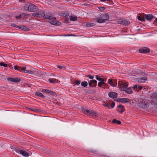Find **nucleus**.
<instances>
[{"label": "nucleus", "instance_id": "nucleus-49", "mask_svg": "<svg viewBox=\"0 0 157 157\" xmlns=\"http://www.w3.org/2000/svg\"><path fill=\"white\" fill-rule=\"evenodd\" d=\"M125 109L124 108V109H122L120 111H119V112L121 114L124 111Z\"/></svg>", "mask_w": 157, "mask_h": 157}, {"label": "nucleus", "instance_id": "nucleus-2", "mask_svg": "<svg viewBox=\"0 0 157 157\" xmlns=\"http://www.w3.org/2000/svg\"><path fill=\"white\" fill-rule=\"evenodd\" d=\"M23 9L25 11L33 12L37 11L38 8L35 5L32 3H28L25 4L24 6Z\"/></svg>", "mask_w": 157, "mask_h": 157}, {"label": "nucleus", "instance_id": "nucleus-33", "mask_svg": "<svg viewBox=\"0 0 157 157\" xmlns=\"http://www.w3.org/2000/svg\"><path fill=\"white\" fill-rule=\"evenodd\" d=\"M112 122L113 123H115L117 124H120L121 123V122L119 120H117L115 119H114L112 121Z\"/></svg>", "mask_w": 157, "mask_h": 157}, {"label": "nucleus", "instance_id": "nucleus-59", "mask_svg": "<svg viewBox=\"0 0 157 157\" xmlns=\"http://www.w3.org/2000/svg\"><path fill=\"white\" fill-rule=\"evenodd\" d=\"M53 19H54V20H56V17H54L53 18Z\"/></svg>", "mask_w": 157, "mask_h": 157}, {"label": "nucleus", "instance_id": "nucleus-31", "mask_svg": "<svg viewBox=\"0 0 157 157\" xmlns=\"http://www.w3.org/2000/svg\"><path fill=\"white\" fill-rule=\"evenodd\" d=\"M88 83L86 81H82L81 82V85L84 87H86L87 86Z\"/></svg>", "mask_w": 157, "mask_h": 157}, {"label": "nucleus", "instance_id": "nucleus-12", "mask_svg": "<svg viewBox=\"0 0 157 157\" xmlns=\"http://www.w3.org/2000/svg\"><path fill=\"white\" fill-rule=\"evenodd\" d=\"M50 23L52 25L56 26L60 25L62 24L61 22L56 21H51Z\"/></svg>", "mask_w": 157, "mask_h": 157}, {"label": "nucleus", "instance_id": "nucleus-50", "mask_svg": "<svg viewBox=\"0 0 157 157\" xmlns=\"http://www.w3.org/2000/svg\"><path fill=\"white\" fill-rule=\"evenodd\" d=\"M157 23V17L155 19V20L153 21V23L154 24H155Z\"/></svg>", "mask_w": 157, "mask_h": 157}, {"label": "nucleus", "instance_id": "nucleus-54", "mask_svg": "<svg viewBox=\"0 0 157 157\" xmlns=\"http://www.w3.org/2000/svg\"><path fill=\"white\" fill-rule=\"evenodd\" d=\"M111 0H101V1L103 2H105L106 1H111Z\"/></svg>", "mask_w": 157, "mask_h": 157}, {"label": "nucleus", "instance_id": "nucleus-24", "mask_svg": "<svg viewBox=\"0 0 157 157\" xmlns=\"http://www.w3.org/2000/svg\"><path fill=\"white\" fill-rule=\"evenodd\" d=\"M29 109L35 112L36 113H39L42 111V110L40 109H37L34 108H31Z\"/></svg>", "mask_w": 157, "mask_h": 157}, {"label": "nucleus", "instance_id": "nucleus-42", "mask_svg": "<svg viewBox=\"0 0 157 157\" xmlns=\"http://www.w3.org/2000/svg\"><path fill=\"white\" fill-rule=\"evenodd\" d=\"M11 26L13 27H15L18 28H20V26L17 25L15 24H12L11 25Z\"/></svg>", "mask_w": 157, "mask_h": 157}, {"label": "nucleus", "instance_id": "nucleus-9", "mask_svg": "<svg viewBox=\"0 0 157 157\" xmlns=\"http://www.w3.org/2000/svg\"><path fill=\"white\" fill-rule=\"evenodd\" d=\"M116 101L117 102H121L122 103H127L130 101V99L128 98H119L116 99Z\"/></svg>", "mask_w": 157, "mask_h": 157}, {"label": "nucleus", "instance_id": "nucleus-51", "mask_svg": "<svg viewBox=\"0 0 157 157\" xmlns=\"http://www.w3.org/2000/svg\"><path fill=\"white\" fill-rule=\"evenodd\" d=\"M137 88H138V89L139 90H141L142 88V87L141 86H138Z\"/></svg>", "mask_w": 157, "mask_h": 157}, {"label": "nucleus", "instance_id": "nucleus-1", "mask_svg": "<svg viewBox=\"0 0 157 157\" xmlns=\"http://www.w3.org/2000/svg\"><path fill=\"white\" fill-rule=\"evenodd\" d=\"M137 104L138 107L143 109L147 108L150 105L149 100L145 98L139 99Z\"/></svg>", "mask_w": 157, "mask_h": 157}, {"label": "nucleus", "instance_id": "nucleus-30", "mask_svg": "<svg viewBox=\"0 0 157 157\" xmlns=\"http://www.w3.org/2000/svg\"><path fill=\"white\" fill-rule=\"evenodd\" d=\"M89 115H92L93 116L95 117L97 116L98 115L97 113L96 112H95L92 111H90Z\"/></svg>", "mask_w": 157, "mask_h": 157}, {"label": "nucleus", "instance_id": "nucleus-35", "mask_svg": "<svg viewBox=\"0 0 157 157\" xmlns=\"http://www.w3.org/2000/svg\"><path fill=\"white\" fill-rule=\"evenodd\" d=\"M137 18L138 20L140 21H145V18H144V17L141 18L140 16H138L137 17Z\"/></svg>", "mask_w": 157, "mask_h": 157}, {"label": "nucleus", "instance_id": "nucleus-32", "mask_svg": "<svg viewBox=\"0 0 157 157\" xmlns=\"http://www.w3.org/2000/svg\"><path fill=\"white\" fill-rule=\"evenodd\" d=\"M96 21L99 23H103L105 22V20L103 19H96Z\"/></svg>", "mask_w": 157, "mask_h": 157}, {"label": "nucleus", "instance_id": "nucleus-23", "mask_svg": "<svg viewBox=\"0 0 157 157\" xmlns=\"http://www.w3.org/2000/svg\"><path fill=\"white\" fill-rule=\"evenodd\" d=\"M147 78L145 76H143L140 78L139 81L142 83H144L146 80H147Z\"/></svg>", "mask_w": 157, "mask_h": 157}, {"label": "nucleus", "instance_id": "nucleus-39", "mask_svg": "<svg viewBox=\"0 0 157 157\" xmlns=\"http://www.w3.org/2000/svg\"><path fill=\"white\" fill-rule=\"evenodd\" d=\"M32 15L33 16L36 17H40V16H39V15L38 14L37 12L36 13H33L32 14Z\"/></svg>", "mask_w": 157, "mask_h": 157}, {"label": "nucleus", "instance_id": "nucleus-41", "mask_svg": "<svg viewBox=\"0 0 157 157\" xmlns=\"http://www.w3.org/2000/svg\"><path fill=\"white\" fill-rule=\"evenodd\" d=\"M122 19H118L117 21V23L118 24H122Z\"/></svg>", "mask_w": 157, "mask_h": 157}, {"label": "nucleus", "instance_id": "nucleus-5", "mask_svg": "<svg viewBox=\"0 0 157 157\" xmlns=\"http://www.w3.org/2000/svg\"><path fill=\"white\" fill-rule=\"evenodd\" d=\"M151 98L153 100L151 103V105H157V93H155L152 94Z\"/></svg>", "mask_w": 157, "mask_h": 157}, {"label": "nucleus", "instance_id": "nucleus-45", "mask_svg": "<svg viewBox=\"0 0 157 157\" xmlns=\"http://www.w3.org/2000/svg\"><path fill=\"white\" fill-rule=\"evenodd\" d=\"M58 68L60 69H64L65 68V67L64 66H61L60 65H58Z\"/></svg>", "mask_w": 157, "mask_h": 157}, {"label": "nucleus", "instance_id": "nucleus-7", "mask_svg": "<svg viewBox=\"0 0 157 157\" xmlns=\"http://www.w3.org/2000/svg\"><path fill=\"white\" fill-rule=\"evenodd\" d=\"M7 80L9 81L14 82H19L21 81V79L17 77H15L14 78L10 77H8L7 78Z\"/></svg>", "mask_w": 157, "mask_h": 157}, {"label": "nucleus", "instance_id": "nucleus-43", "mask_svg": "<svg viewBox=\"0 0 157 157\" xmlns=\"http://www.w3.org/2000/svg\"><path fill=\"white\" fill-rule=\"evenodd\" d=\"M90 151L92 153H94L95 154H97L98 153V151H97L93 150H90Z\"/></svg>", "mask_w": 157, "mask_h": 157}, {"label": "nucleus", "instance_id": "nucleus-53", "mask_svg": "<svg viewBox=\"0 0 157 157\" xmlns=\"http://www.w3.org/2000/svg\"><path fill=\"white\" fill-rule=\"evenodd\" d=\"M103 85H104L105 86V87H103V88H104V89H105V88H107V87L106 86H108V85L106 84H104Z\"/></svg>", "mask_w": 157, "mask_h": 157}, {"label": "nucleus", "instance_id": "nucleus-27", "mask_svg": "<svg viewBox=\"0 0 157 157\" xmlns=\"http://www.w3.org/2000/svg\"><path fill=\"white\" fill-rule=\"evenodd\" d=\"M102 17L104 18V20H108L109 18V16L108 13H105L103 15Z\"/></svg>", "mask_w": 157, "mask_h": 157}, {"label": "nucleus", "instance_id": "nucleus-19", "mask_svg": "<svg viewBox=\"0 0 157 157\" xmlns=\"http://www.w3.org/2000/svg\"><path fill=\"white\" fill-rule=\"evenodd\" d=\"M108 82V83L112 86L114 87L117 86V84H115L114 83L111 79H109Z\"/></svg>", "mask_w": 157, "mask_h": 157}, {"label": "nucleus", "instance_id": "nucleus-6", "mask_svg": "<svg viewBox=\"0 0 157 157\" xmlns=\"http://www.w3.org/2000/svg\"><path fill=\"white\" fill-rule=\"evenodd\" d=\"M150 50L149 48L147 47H142L139 50V52L141 53H147L149 52Z\"/></svg>", "mask_w": 157, "mask_h": 157}, {"label": "nucleus", "instance_id": "nucleus-34", "mask_svg": "<svg viewBox=\"0 0 157 157\" xmlns=\"http://www.w3.org/2000/svg\"><path fill=\"white\" fill-rule=\"evenodd\" d=\"M70 19L71 21H74L77 20V17H73L72 16H70Z\"/></svg>", "mask_w": 157, "mask_h": 157}, {"label": "nucleus", "instance_id": "nucleus-55", "mask_svg": "<svg viewBox=\"0 0 157 157\" xmlns=\"http://www.w3.org/2000/svg\"><path fill=\"white\" fill-rule=\"evenodd\" d=\"M138 87L136 85H134L133 88H136Z\"/></svg>", "mask_w": 157, "mask_h": 157}, {"label": "nucleus", "instance_id": "nucleus-48", "mask_svg": "<svg viewBox=\"0 0 157 157\" xmlns=\"http://www.w3.org/2000/svg\"><path fill=\"white\" fill-rule=\"evenodd\" d=\"M117 108H119L124 109V106H123L121 105H119L117 106Z\"/></svg>", "mask_w": 157, "mask_h": 157}, {"label": "nucleus", "instance_id": "nucleus-14", "mask_svg": "<svg viewBox=\"0 0 157 157\" xmlns=\"http://www.w3.org/2000/svg\"><path fill=\"white\" fill-rule=\"evenodd\" d=\"M25 68V67H23V68L17 66H14V69L15 70L18 71L20 72H23V70Z\"/></svg>", "mask_w": 157, "mask_h": 157}, {"label": "nucleus", "instance_id": "nucleus-37", "mask_svg": "<svg viewBox=\"0 0 157 157\" xmlns=\"http://www.w3.org/2000/svg\"><path fill=\"white\" fill-rule=\"evenodd\" d=\"M110 103H106L105 102V103H104L103 104V105L105 107H107L109 109L110 108V106L109 105Z\"/></svg>", "mask_w": 157, "mask_h": 157}, {"label": "nucleus", "instance_id": "nucleus-25", "mask_svg": "<svg viewBox=\"0 0 157 157\" xmlns=\"http://www.w3.org/2000/svg\"><path fill=\"white\" fill-rule=\"evenodd\" d=\"M82 110L85 114H88V113L89 114H90V111L88 109H86L84 108H82Z\"/></svg>", "mask_w": 157, "mask_h": 157}, {"label": "nucleus", "instance_id": "nucleus-15", "mask_svg": "<svg viewBox=\"0 0 157 157\" xmlns=\"http://www.w3.org/2000/svg\"><path fill=\"white\" fill-rule=\"evenodd\" d=\"M38 14L40 16L39 17H44L45 16V13L43 10H41L37 12Z\"/></svg>", "mask_w": 157, "mask_h": 157}, {"label": "nucleus", "instance_id": "nucleus-44", "mask_svg": "<svg viewBox=\"0 0 157 157\" xmlns=\"http://www.w3.org/2000/svg\"><path fill=\"white\" fill-rule=\"evenodd\" d=\"M75 83L77 85H79L81 83V81L79 80H76L75 81Z\"/></svg>", "mask_w": 157, "mask_h": 157}, {"label": "nucleus", "instance_id": "nucleus-47", "mask_svg": "<svg viewBox=\"0 0 157 157\" xmlns=\"http://www.w3.org/2000/svg\"><path fill=\"white\" fill-rule=\"evenodd\" d=\"M98 8L99 10L101 11H103L105 9V8L102 7H99Z\"/></svg>", "mask_w": 157, "mask_h": 157}, {"label": "nucleus", "instance_id": "nucleus-17", "mask_svg": "<svg viewBox=\"0 0 157 157\" xmlns=\"http://www.w3.org/2000/svg\"><path fill=\"white\" fill-rule=\"evenodd\" d=\"M23 15H25V16H29V15L25 13H22L19 16H15V18L17 19H20L23 17Z\"/></svg>", "mask_w": 157, "mask_h": 157}, {"label": "nucleus", "instance_id": "nucleus-16", "mask_svg": "<svg viewBox=\"0 0 157 157\" xmlns=\"http://www.w3.org/2000/svg\"><path fill=\"white\" fill-rule=\"evenodd\" d=\"M122 22L121 25H124L126 26L130 24L129 21H128L126 19H122Z\"/></svg>", "mask_w": 157, "mask_h": 157}, {"label": "nucleus", "instance_id": "nucleus-38", "mask_svg": "<svg viewBox=\"0 0 157 157\" xmlns=\"http://www.w3.org/2000/svg\"><path fill=\"white\" fill-rule=\"evenodd\" d=\"M0 66H3L4 67H7V65L6 64L2 62L0 63Z\"/></svg>", "mask_w": 157, "mask_h": 157}, {"label": "nucleus", "instance_id": "nucleus-8", "mask_svg": "<svg viewBox=\"0 0 157 157\" xmlns=\"http://www.w3.org/2000/svg\"><path fill=\"white\" fill-rule=\"evenodd\" d=\"M42 92L45 93L46 94H49L52 96H56L57 95L55 92L48 89H43L42 90Z\"/></svg>", "mask_w": 157, "mask_h": 157}, {"label": "nucleus", "instance_id": "nucleus-11", "mask_svg": "<svg viewBox=\"0 0 157 157\" xmlns=\"http://www.w3.org/2000/svg\"><path fill=\"white\" fill-rule=\"evenodd\" d=\"M128 84L126 83L122 84L120 85V89L122 91H125L128 87Z\"/></svg>", "mask_w": 157, "mask_h": 157}, {"label": "nucleus", "instance_id": "nucleus-56", "mask_svg": "<svg viewBox=\"0 0 157 157\" xmlns=\"http://www.w3.org/2000/svg\"><path fill=\"white\" fill-rule=\"evenodd\" d=\"M113 83H115V84H117V80H115V81L113 82Z\"/></svg>", "mask_w": 157, "mask_h": 157}, {"label": "nucleus", "instance_id": "nucleus-3", "mask_svg": "<svg viewBox=\"0 0 157 157\" xmlns=\"http://www.w3.org/2000/svg\"><path fill=\"white\" fill-rule=\"evenodd\" d=\"M87 77L91 79L88 81L89 86L91 87H95L97 86V81L96 80L93 79L94 78V76L91 75H88Z\"/></svg>", "mask_w": 157, "mask_h": 157}, {"label": "nucleus", "instance_id": "nucleus-52", "mask_svg": "<svg viewBox=\"0 0 157 157\" xmlns=\"http://www.w3.org/2000/svg\"><path fill=\"white\" fill-rule=\"evenodd\" d=\"M69 15L68 14H63V16H64L65 17H67Z\"/></svg>", "mask_w": 157, "mask_h": 157}, {"label": "nucleus", "instance_id": "nucleus-18", "mask_svg": "<svg viewBox=\"0 0 157 157\" xmlns=\"http://www.w3.org/2000/svg\"><path fill=\"white\" fill-rule=\"evenodd\" d=\"M44 17L45 19H48L49 20H51L53 19V16L50 13L46 14H45Z\"/></svg>", "mask_w": 157, "mask_h": 157}, {"label": "nucleus", "instance_id": "nucleus-28", "mask_svg": "<svg viewBox=\"0 0 157 157\" xmlns=\"http://www.w3.org/2000/svg\"><path fill=\"white\" fill-rule=\"evenodd\" d=\"M125 91L127 94H132V91L131 89L129 88H127Z\"/></svg>", "mask_w": 157, "mask_h": 157}, {"label": "nucleus", "instance_id": "nucleus-40", "mask_svg": "<svg viewBox=\"0 0 157 157\" xmlns=\"http://www.w3.org/2000/svg\"><path fill=\"white\" fill-rule=\"evenodd\" d=\"M95 76L96 79L98 81H100L102 78H101L98 75H95Z\"/></svg>", "mask_w": 157, "mask_h": 157}, {"label": "nucleus", "instance_id": "nucleus-36", "mask_svg": "<svg viewBox=\"0 0 157 157\" xmlns=\"http://www.w3.org/2000/svg\"><path fill=\"white\" fill-rule=\"evenodd\" d=\"M94 25V24L93 23H87L86 25V26L88 27H92Z\"/></svg>", "mask_w": 157, "mask_h": 157}, {"label": "nucleus", "instance_id": "nucleus-29", "mask_svg": "<svg viewBox=\"0 0 157 157\" xmlns=\"http://www.w3.org/2000/svg\"><path fill=\"white\" fill-rule=\"evenodd\" d=\"M26 68L25 67V68L23 70V72L27 73V74H33V72L31 70H26Z\"/></svg>", "mask_w": 157, "mask_h": 157}, {"label": "nucleus", "instance_id": "nucleus-4", "mask_svg": "<svg viewBox=\"0 0 157 157\" xmlns=\"http://www.w3.org/2000/svg\"><path fill=\"white\" fill-rule=\"evenodd\" d=\"M15 151L17 153H20L23 156L25 157H28L29 156V154L26 152L25 150L21 149L20 148H17L15 149Z\"/></svg>", "mask_w": 157, "mask_h": 157}, {"label": "nucleus", "instance_id": "nucleus-26", "mask_svg": "<svg viewBox=\"0 0 157 157\" xmlns=\"http://www.w3.org/2000/svg\"><path fill=\"white\" fill-rule=\"evenodd\" d=\"M19 29L24 31H28L29 30L28 28L25 25L20 26Z\"/></svg>", "mask_w": 157, "mask_h": 157}, {"label": "nucleus", "instance_id": "nucleus-13", "mask_svg": "<svg viewBox=\"0 0 157 157\" xmlns=\"http://www.w3.org/2000/svg\"><path fill=\"white\" fill-rule=\"evenodd\" d=\"M145 17L144 18L148 21H150L153 18H155L154 16L152 14H147L145 15Z\"/></svg>", "mask_w": 157, "mask_h": 157}, {"label": "nucleus", "instance_id": "nucleus-20", "mask_svg": "<svg viewBox=\"0 0 157 157\" xmlns=\"http://www.w3.org/2000/svg\"><path fill=\"white\" fill-rule=\"evenodd\" d=\"M35 95L43 99L45 98V96L39 91L36 92L35 93Z\"/></svg>", "mask_w": 157, "mask_h": 157}, {"label": "nucleus", "instance_id": "nucleus-57", "mask_svg": "<svg viewBox=\"0 0 157 157\" xmlns=\"http://www.w3.org/2000/svg\"><path fill=\"white\" fill-rule=\"evenodd\" d=\"M71 36V35L70 34H68V35H64V36Z\"/></svg>", "mask_w": 157, "mask_h": 157}, {"label": "nucleus", "instance_id": "nucleus-22", "mask_svg": "<svg viewBox=\"0 0 157 157\" xmlns=\"http://www.w3.org/2000/svg\"><path fill=\"white\" fill-rule=\"evenodd\" d=\"M48 80L50 83L53 84L58 82V80L55 78H50L48 79Z\"/></svg>", "mask_w": 157, "mask_h": 157}, {"label": "nucleus", "instance_id": "nucleus-10", "mask_svg": "<svg viewBox=\"0 0 157 157\" xmlns=\"http://www.w3.org/2000/svg\"><path fill=\"white\" fill-rule=\"evenodd\" d=\"M108 95L111 98H115L117 97V94L115 92H110L108 93Z\"/></svg>", "mask_w": 157, "mask_h": 157}, {"label": "nucleus", "instance_id": "nucleus-21", "mask_svg": "<svg viewBox=\"0 0 157 157\" xmlns=\"http://www.w3.org/2000/svg\"><path fill=\"white\" fill-rule=\"evenodd\" d=\"M100 82H99L98 84V86L99 87H101L102 85L105 84V81L103 78H102Z\"/></svg>", "mask_w": 157, "mask_h": 157}, {"label": "nucleus", "instance_id": "nucleus-46", "mask_svg": "<svg viewBox=\"0 0 157 157\" xmlns=\"http://www.w3.org/2000/svg\"><path fill=\"white\" fill-rule=\"evenodd\" d=\"M115 105V103L114 102H113L112 103L111 105L110 106V107L112 109H113V107H114Z\"/></svg>", "mask_w": 157, "mask_h": 157}, {"label": "nucleus", "instance_id": "nucleus-58", "mask_svg": "<svg viewBox=\"0 0 157 157\" xmlns=\"http://www.w3.org/2000/svg\"><path fill=\"white\" fill-rule=\"evenodd\" d=\"M25 1V0H19V1L20 2H22Z\"/></svg>", "mask_w": 157, "mask_h": 157}]
</instances>
